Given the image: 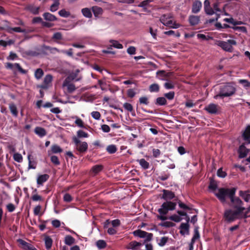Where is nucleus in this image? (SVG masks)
<instances>
[{
  "mask_svg": "<svg viewBox=\"0 0 250 250\" xmlns=\"http://www.w3.org/2000/svg\"><path fill=\"white\" fill-rule=\"evenodd\" d=\"M236 188H221L218 189V192L215 193L216 197L222 203L226 201V197L230 200V206L232 208L225 210L223 218L226 222L230 223L238 219L247 218L248 214L244 212L246 208L243 207V201L238 197L235 196Z\"/></svg>",
  "mask_w": 250,
  "mask_h": 250,
  "instance_id": "f257e3e1",
  "label": "nucleus"
},
{
  "mask_svg": "<svg viewBox=\"0 0 250 250\" xmlns=\"http://www.w3.org/2000/svg\"><path fill=\"white\" fill-rule=\"evenodd\" d=\"M236 92V88L230 83H227L219 86L217 94L214 96V98L217 99L220 98L223 99L225 97H230Z\"/></svg>",
  "mask_w": 250,
  "mask_h": 250,
  "instance_id": "f03ea898",
  "label": "nucleus"
},
{
  "mask_svg": "<svg viewBox=\"0 0 250 250\" xmlns=\"http://www.w3.org/2000/svg\"><path fill=\"white\" fill-rule=\"evenodd\" d=\"M176 205V203L171 201H166L164 202L162 204L161 208H159L158 210V212L160 214L157 215V218L162 221L167 220L168 218L166 216V215L167 214L169 210H174Z\"/></svg>",
  "mask_w": 250,
  "mask_h": 250,
  "instance_id": "7ed1b4c3",
  "label": "nucleus"
},
{
  "mask_svg": "<svg viewBox=\"0 0 250 250\" xmlns=\"http://www.w3.org/2000/svg\"><path fill=\"white\" fill-rule=\"evenodd\" d=\"M242 137L245 141V143L242 144L239 147L238 152L239 157L243 158L246 157L249 150L246 146L250 144V125H248L246 128L245 131L242 134Z\"/></svg>",
  "mask_w": 250,
  "mask_h": 250,
  "instance_id": "20e7f679",
  "label": "nucleus"
},
{
  "mask_svg": "<svg viewBox=\"0 0 250 250\" xmlns=\"http://www.w3.org/2000/svg\"><path fill=\"white\" fill-rule=\"evenodd\" d=\"M73 143L75 144L76 149L81 153H84L87 151L88 144L86 142H81L77 137L74 136L72 138Z\"/></svg>",
  "mask_w": 250,
  "mask_h": 250,
  "instance_id": "39448f33",
  "label": "nucleus"
},
{
  "mask_svg": "<svg viewBox=\"0 0 250 250\" xmlns=\"http://www.w3.org/2000/svg\"><path fill=\"white\" fill-rule=\"evenodd\" d=\"M216 44L221 47L224 50L231 52L232 51V45H236V42L234 40H228L227 42L218 41Z\"/></svg>",
  "mask_w": 250,
  "mask_h": 250,
  "instance_id": "423d86ee",
  "label": "nucleus"
},
{
  "mask_svg": "<svg viewBox=\"0 0 250 250\" xmlns=\"http://www.w3.org/2000/svg\"><path fill=\"white\" fill-rule=\"evenodd\" d=\"M133 234L135 236H137L141 238H146L143 242V244L150 241L153 238V234L148 233L141 229H137L133 232Z\"/></svg>",
  "mask_w": 250,
  "mask_h": 250,
  "instance_id": "0eeeda50",
  "label": "nucleus"
},
{
  "mask_svg": "<svg viewBox=\"0 0 250 250\" xmlns=\"http://www.w3.org/2000/svg\"><path fill=\"white\" fill-rule=\"evenodd\" d=\"M5 68L8 69H13L14 67L18 70L22 74H26L27 71L23 69L18 63L13 64L10 62H6L5 65Z\"/></svg>",
  "mask_w": 250,
  "mask_h": 250,
  "instance_id": "6e6552de",
  "label": "nucleus"
},
{
  "mask_svg": "<svg viewBox=\"0 0 250 250\" xmlns=\"http://www.w3.org/2000/svg\"><path fill=\"white\" fill-rule=\"evenodd\" d=\"M162 192L161 198L166 201H169L168 200H171L175 197L174 193L171 190L163 189Z\"/></svg>",
  "mask_w": 250,
  "mask_h": 250,
  "instance_id": "1a4fd4ad",
  "label": "nucleus"
},
{
  "mask_svg": "<svg viewBox=\"0 0 250 250\" xmlns=\"http://www.w3.org/2000/svg\"><path fill=\"white\" fill-rule=\"evenodd\" d=\"M202 4L201 1L196 0L193 1L192 6V13L197 14L199 13L202 8Z\"/></svg>",
  "mask_w": 250,
  "mask_h": 250,
  "instance_id": "9d476101",
  "label": "nucleus"
},
{
  "mask_svg": "<svg viewBox=\"0 0 250 250\" xmlns=\"http://www.w3.org/2000/svg\"><path fill=\"white\" fill-rule=\"evenodd\" d=\"M180 233L184 235L185 234L188 235L189 233V225L188 223H182L179 227Z\"/></svg>",
  "mask_w": 250,
  "mask_h": 250,
  "instance_id": "9b49d317",
  "label": "nucleus"
},
{
  "mask_svg": "<svg viewBox=\"0 0 250 250\" xmlns=\"http://www.w3.org/2000/svg\"><path fill=\"white\" fill-rule=\"evenodd\" d=\"M54 51L60 52V50L56 47H52L44 44L42 45L41 48V51L44 54H47V51L52 53H54Z\"/></svg>",
  "mask_w": 250,
  "mask_h": 250,
  "instance_id": "f8f14e48",
  "label": "nucleus"
},
{
  "mask_svg": "<svg viewBox=\"0 0 250 250\" xmlns=\"http://www.w3.org/2000/svg\"><path fill=\"white\" fill-rule=\"evenodd\" d=\"M110 221H109V220H106L105 221V222L104 223V229H107V232L109 234H110V235L116 234L117 233V231L115 229L113 228L114 227L108 228V226L110 225Z\"/></svg>",
  "mask_w": 250,
  "mask_h": 250,
  "instance_id": "ddd939ff",
  "label": "nucleus"
},
{
  "mask_svg": "<svg viewBox=\"0 0 250 250\" xmlns=\"http://www.w3.org/2000/svg\"><path fill=\"white\" fill-rule=\"evenodd\" d=\"M62 152V149L58 145L55 144L51 146V150H48L47 153L48 155H50L52 153H59Z\"/></svg>",
  "mask_w": 250,
  "mask_h": 250,
  "instance_id": "4468645a",
  "label": "nucleus"
},
{
  "mask_svg": "<svg viewBox=\"0 0 250 250\" xmlns=\"http://www.w3.org/2000/svg\"><path fill=\"white\" fill-rule=\"evenodd\" d=\"M49 178V176L47 174L39 175L37 179V184L39 185H42L44 182L48 180Z\"/></svg>",
  "mask_w": 250,
  "mask_h": 250,
  "instance_id": "2eb2a0df",
  "label": "nucleus"
},
{
  "mask_svg": "<svg viewBox=\"0 0 250 250\" xmlns=\"http://www.w3.org/2000/svg\"><path fill=\"white\" fill-rule=\"evenodd\" d=\"M217 105L214 104H210L205 107V110L210 114H216L217 112Z\"/></svg>",
  "mask_w": 250,
  "mask_h": 250,
  "instance_id": "dca6fc26",
  "label": "nucleus"
},
{
  "mask_svg": "<svg viewBox=\"0 0 250 250\" xmlns=\"http://www.w3.org/2000/svg\"><path fill=\"white\" fill-rule=\"evenodd\" d=\"M91 10L92 11L95 18H98L100 15H102L103 13V9L97 6H92L91 7Z\"/></svg>",
  "mask_w": 250,
  "mask_h": 250,
  "instance_id": "f3484780",
  "label": "nucleus"
},
{
  "mask_svg": "<svg viewBox=\"0 0 250 250\" xmlns=\"http://www.w3.org/2000/svg\"><path fill=\"white\" fill-rule=\"evenodd\" d=\"M188 21L191 25H196L200 21V17L197 16L190 15L188 18Z\"/></svg>",
  "mask_w": 250,
  "mask_h": 250,
  "instance_id": "a211bd4d",
  "label": "nucleus"
},
{
  "mask_svg": "<svg viewBox=\"0 0 250 250\" xmlns=\"http://www.w3.org/2000/svg\"><path fill=\"white\" fill-rule=\"evenodd\" d=\"M43 17L44 20L49 21H54L57 20V18L55 15L49 12L44 13L43 14Z\"/></svg>",
  "mask_w": 250,
  "mask_h": 250,
  "instance_id": "6ab92c4d",
  "label": "nucleus"
},
{
  "mask_svg": "<svg viewBox=\"0 0 250 250\" xmlns=\"http://www.w3.org/2000/svg\"><path fill=\"white\" fill-rule=\"evenodd\" d=\"M18 242L22 246V249L25 250H30V249L33 247L31 244L21 239H18Z\"/></svg>",
  "mask_w": 250,
  "mask_h": 250,
  "instance_id": "aec40b11",
  "label": "nucleus"
},
{
  "mask_svg": "<svg viewBox=\"0 0 250 250\" xmlns=\"http://www.w3.org/2000/svg\"><path fill=\"white\" fill-rule=\"evenodd\" d=\"M34 131L35 133L41 137H43L46 135L45 129L41 127H36Z\"/></svg>",
  "mask_w": 250,
  "mask_h": 250,
  "instance_id": "412c9836",
  "label": "nucleus"
},
{
  "mask_svg": "<svg viewBox=\"0 0 250 250\" xmlns=\"http://www.w3.org/2000/svg\"><path fill=\"white\" fill-rule=\"evenodd\" d=\"M249 192V190L239 191L240 196H241L246 202H248L250 199V194Z\"/></svg>",
  "mask_w": 250,
  "mask_h": 250,
  "instance_id": "4be33fe9",
  "label": "nucleus"
},
{
  "mask_svg": "<svg viewBox=\"0 0 250 250\" xmlns=\"http://www.w3.org/2000/svg\"><path fill=\"white\" fill-rule=\"evenodd\" d=\"M199 227L195 226L194 229V235L191 239L190 243L194 244L195 241L200 238Z\"/></svg>",
  "mask_w": 250,
  "mask_h": 250,
  "instance_id": "5701e85b",
  "label": "nucleus"
},
{
  "mask_svg": "<svg viewBox=\"0 0 250 250\" xmlns=\"http://www.w3.org/2000/svg\"><path fill=\"white\" fill-rule=\"evenodd\" d=\"M104 167L101 165H96L94 166L91 169V172L93 173L94 175L97 174L103 169Z\"/></svg>",
  "mask_w": 250,
  "mask_h": 250,
  "instance_id": "b1692460",
  "label": "nucleus"
},
{
  "mask_svg": "<svg viewBox=\"0 0 250 250\" xmlns=\"http://www.w3.org/2000/svg\"><path fill=\"white\" fill-rule=\"evenodd\" d=\"M27 9L33 14L38 15L39 13L40 7H36L33 5H29L27 7Z\"/></svg>",
  "mask_w": 250,
  "mask_h": 250,
  "instance_id": "393cba45",
  "label": "nucleus"
},
{
  "mask_svg": "<svg viewBox=\"0 0 250 250\" xmlns=\"http://www.w3.org/2000/svg\"><path fill=\"white\" fill-rule=\"evenodd\" d=\"M83 15L87 18H91L92 14L90 8H83L81 10Z\"/></svg>",
  "mask_w": 250,
  "mask_h": 250,
  "instance_id": "a878e982",
  "label": "nucleus"
},
{
  "mask_svg": "<svg viewBox=\"0 0 250 250\" xmlns=\"http://www.w3.org/2000/svg\"><path fill=\"white\" fill-rule=\"evenodd\" d=\"M155 104L157 105L163 106L167 104V101L165 97H158L156 99Z\"/></svg>",
  "mask_w": 250,
  "mask_h": 250,
  "instance_id": "bb28decb",
  "label": "nucleus"
},
{
  "mask_svg": "<svg viewBox=\"0 0 250 250\" xmlns=\"http://www.w3.org/2000/svg\"><path fill=\"white\" fill-rule=\"evenodd\" d=\"M9 108L12 114L14 117H17L18 115V111L16 105L13 103H11L9 104Z\"/></svg>",
  "mask_w": 250,
  "mask_h": 250,
  "instance_id": "cd10ccee",
  "label": "nucleus"
},
{
  "mask_svg": "<svg viewBox=\"0 0 250 250\" xmlns=\"http://www.w3.org/2000/svg\"><path fill=\"white\" fill-rule=\"evenodd\" d=\"M7 32L9 33H12V31L18 33H26V31L25 29H23L20 27H9L7 30Z\"/></svg>",
  "mask_w": 250,
  "mask_h": 250,
  "instance_id": "c85d7f7f",
  "label": "nucleus"
},
{
  "mask_svg": "<svg viewBox=\"0 0 250 250\" xmlns=\"http://www.w3.org/2000/svg\"><path fill=\"white\" fill-rule=\"evenodd\" d=\"M139 162L141 167L144 169H148L149 167V164L145 159L142 158L137 160Z\"/></svg>",
  "mask_w": 250,
  "mask_h": 250,
  "instance_id": "c756f323",
  "label": "nucleus"
},
{
  "mask_svg": "<svg viewBox=\"0 0 250 250\" xmlns=\"http://www.w3.org/2000/svg\"><path fill=\"white\" fill-rule=\"evenodd\" d=\"M75 239L71 235H66L64 238V243L66 245L71 246L74 244Z\"/></svg>",
  "mask_w": 250,
  "mask_h": 250,
  "instance_id": "7c9ffc66",
  "label": "nucleus"
},
{
  "mask_svg": "<svg viewBox=\"0 0 250 250\" xmlns=\"http://www.w3.org/2000/svg\"><path fill=\"white\" fill-rule=\"evenodd\" d=\"M45 248L47 250L51 249L53 241L50 236H47L44 238Z\"/></svg>",
  "mask_w": 250,
  "mask_h": 250,
  "instance_id": "2f4dec72",
  "label": "nucleus"
},
{
  "mask_svg": "<svg viewBox=\"0 0 250 250\" xmlns=\"http://www.w3.org/2000/svg\"><path fill=\"white\" fill-rule=\"evenodd\" d=\"M160 90V86L157 83H153L149 86V91L150 92H158Z\"/></svg>",
  "mask_w": 250,
  "mask_h": 250,
  "instance_id": "473e14b6",
  "label": "nucleus"
},
{
  "mask_svg": "<svg viewBox=\"0 0 250 250\" xmlns=\"http://www.w3.org/2000/svg\"><path fill=\"white\" fill-rule=\"evenodd\" d=\"M110 42L112 43L110 45L111 47H113L118 49H122L123 48V45L117 41L111 40L110 41Z\"/></svg>",
  "mask_w": 250,
  "mask_h": 250,
  "instance_id": "72a5a7b5",
  "label": "nucleus"
},
{
  "mask_svg": "<svg viewBox=\"0 0 250 250\" xmlns=\"http://www.w3.org/2000/svg\"><path fill=\"white\" fill-rule=\"evenodd\" d=\"M106 150L109 154H113L117 151V148L115 145H110L107 146Z\"/></svg>",
  "mask_w": 250,
  "mask_h": 250,
  "instance_id": "f704fd0d",
  "label": "nucleus"
},
{
  "mask_svg": "<svg viewBox=\"0 0 250 250\" xmlns=\"http://www.w3.org/2000/svg\"><path fill=\"white\" fill-rule=\"evenodd\" d=\"M64 85H66L67 87V91L69 93H72L76 89L75 86L72 83H66V80L64 82Z\"/></svg>",
  "mask_w": 250,
  "mask_h": 250,
  "instance_id": "c9c22d12",
  "label": "nucleus"
},
{
  "mask_svg": "<svg viewBox=\"0 0 250 250\" xmlns=\"http://www.w3.org/2000/svg\"><path fill=\"white\" fill-rule=\"evenodd\" d=\"M139 102L140 104H145L147 105L149 104V99L146 96L141 97L139 99Z\"/></svg>",
  "mask_w": 250,
  "mask_h": 250,
  "instance_id": "e433bc0d",
  "label": "nucleus"
},
{
  "mask_svg": "<svg viewBox=\"0 0 250 250\" xmlns=\"http://www.w3.org/2000/svg\"><path fill=\"white\" fill-rule=\"evenodd\" d=\"M96 246L99 249H103L106 247V243L105 241L103 240H99L96 242Z\"/></svg>",
  "mask_w": 250,
  "mask_h": 250,
  "instance_id": "4c0bfd02",
  "label": "nucleus"
},
{
  "mask_svg": "<svg viewBox=\"0 0 250 250\" xmlns=\"http://www.w3.org/2000/svg\"><path fill=\"white\" fill-rule=\"evenodd\" d=\"M52 39L55 42L62 40V35L61 32H56L53 34Z\"/></svg>",
  "mask_w": 250,
  "mask_h": 250,
  "instance_id": "58836bf2",
  "label": "nucleus"
},
{
  "mask_svg": "<svg viewBox=\"0 0 250 250\" xmlns=\"http://www.w3.org/2000/svg\"><path fill=\"white\" fill-rule=\"evenodd\" d=\"M43 74V71L41 68H38L35 72V77L37 79H40L42 77Z\"/></svg>",
  "mask_w": 250,
  "mask_h": 250,
  "instance_id": "ea45409f",
  "label": "nucleus"
},
{
  "mask_svg": "<svg viewBox=\"0 0 250 250\" xmlns=\"http://www.w3.org/2000/svg\"><path fill=\"white\" fill-rule=\"evenodd\" d=\"M168 219L175 222H179L182 220V218L177 214H173L169 216Z\"/></svg>",
  "mask_w": 250,
  "mask_h": 250,
  "instance_id": "a19ab883",
  "label": "nucleus"
},
{
  "mask_svg": "<svg viewBox=\"0 0 250 250\" xmlns=\"http://www.w3.org/2000/svg\"><path fill=\"white\" fill-rule=\"evenodd\" d=\"M204 11H205V13L207 15H209V16H211V15L214 14V13H215V11H214L213 9L210 6L207 7H205Z\"/></svg>",
  "mask_w": 250,
  "mask_h": 250,
  "instance_id": "79ce46f5",
  "label": "nucleus"
},
{
  "mask_svg": "<svg viewBox=\"0 0 250 250\" xmlns=\"http://www.w3.org/2000/svg\"><path fill=\"white\" fill-rule=\"evenodd\" d=\"M160 225L162 227H164L165 228H170L173 227L175 226V224L172 222L169 221H166L163 223H161Z\"/></svg>",
  "mask_w": 250,
  "mask_h": 250,
  "instance_id": "37998d69",
  "label": "nucleus"
},
{
  "mask_svg": "<svg viewBox=\"0 0 250 250\" xmlns=\"http://www.w3.org/2000/svg\"><path fill=\"white\" fill-rule=\"evenodd\" d=\"M59 15L62 17L67 18L68 17L70 13L69 12L66 11L65 9H62L58 12Z\"/></svg>",
  "mask_w": 250,
  "mask_h": 250,
  "instance_id": "c03bdc74",
  "label": "nucleus"
},
{
  "mask_svg": "<svg viewBox=\"0 0 250 250\" xmlns=\"http://www.w3.org/2000/svg\"><path fill=\"white\" fill-rule=\"evenodd\" d=\"M51 162L56 166H58L60 164V162L58 157L56 155H52L50 157Z\"/></svg>",
  "mask_w": 250,
  "mask_h": 250,
  "instance_id": "a18cd8bd",
  "label": "nucleus"
},
{
  "mask_svg": "<svg viewBox=\"0 0 250 250\" xmlns=\"http://www.w3.org/2000/svg\"><path fill=\"white\" fill-rule=\"evenodd\" d=\"M168 240V238L167 237H166V236L162 237L161 238L160 242L158 243V244L160 247H163L166 244V243L167 242Z\"/></svg>",
  "mask_w": 250,
  "mask_h": 250,
  "instance_id": "49530a36",
  "label": "nucleus"
},
{
  "mask_svg": "<svg viewBox=\"0 0 250 250\" xmlns=\"http://www.w3.org/2000/svg\"><path fill=\"white\" fill-rule=\"evenodd\" d=\"M59 5V1H55L54 3L51 5L50 10L52 12L56 11L58 9Z\"/></svg>",
  "mask_w": 250,
  "mask_h": 250,
  "instance_id": "de8ad7c7",
  "label": "nucleus"
},
{
  "mask_svg": "<svg viewBox=\"0 0 250 250\" xmlns=\"http://www.w3.org/2000/svg\"><path fill=\"white\" fill-rule=\"evenodd\" d=\"M165 98L167 99L168 100H172L174 99L175 96V92L174 91H170L168 93L164 94Z\"/></svg>",
  "mask_w": 250,
  "mask_h": 250,
  "instance_id": "09e8293b",
  "label": "nucleus"
},
{
  "mask_svg": "<svg viewBox=\"0 0 250 250\" xmlns=\"http://www.w3.org/2000/svg\"><path fill=\"white\" fill-rule=\"evenodd\" d=\"M77 136L79 138H87L88 137L87 133L83 131L82 130H79L77 131Z\"/></svg>",
  "mask_w": 250,
  "mask_h": 250,
  "instance_id": "8fccbe9b",
  "label": "nucleus"
},
{
  "mask_svg": "<svg viewBox=\"0 0 250 250\" xmlns=\"http://www.w3.org/2000/svg\"><path fill=\"white\" fill-rule=\"evenodd\" d=\"M231 28L234 30H239L245 33H247V28L245 26H233Z\"/></svg>",
  "mask_w": 250,
  "mask_h": 250,
  "instance_id": "3c124183",
  "label": "nucleus"
},
{
  "mask_svg": "<svg viewBox=\"0 0 250 250\" xmlns=\"http://www.w3.org/2000/svg\"><path fill=\"white\" fill-rule=\"evenodd\" d=\"M13 158L15 161L18 163L21 162L22 160V157L21 155L18 153H16L14 154Z\"/></svg>",
  "mask_w": 250,
  "mask_h": 250,
  "instance_id": "603ef678",
  "label": "nucleus"
},
{
  "mask_svg": "<svg viewBox=\"0 0 250 250\" xmlns=\"http://www.w3.org/2000/svg\"><path fill=\"white\" fill-rule=\"evenodd\" d=\"M124 108L129 112H132L133 111V106L131 105V104L128 103H125L123 104Z\"/></svg>",
  "mask_w": 250,
  "mask_h": 250,
  "instance_id": "864d4df0",
  "label": "nucleus"
},
{
  "mask_svg": "<svg viewBox=\"0 0 250 250\" xmlns=\"http://www.w3.org/2000/svg\"><path fill=\"white\" fill-rule=\"evenodd\" d=\"M63 201L67 203H69L73 200V198L69 193H65L63 197Z\"/></svg>",
  "mask_w": 250,
  "mask_h": 250,
  "instance_id": "5fc2aeb1",
  "label": "nucleus"
},
{
  "mask_svg": "<svg viewBox=\"0 0 250 250\" xmlns=\"http://www.w3.org/2000/svg\"><path fill=\"white\" fill-rule=\"evenodd\" d=\"M217 175L221 178H225L227 176V173L223 171L222 168H220L217 170Z\"/></svg>",
  "mask_w": 250,
  "mask_h": 250,
  "instance_id": "6e6d98bb",
  "label": "nucleus"
},
{
  "mask_svg": "<svg viewBox=\"0 0 250 250\" xmlns=\"http://www.w3.org/2000/svg\"><path fill=\"white\" fill-rule=\"evenodd\" d=\"M52 81V76L51 75H47L44 78L43 83L47 85L51 82Z\"/></svg>",
  "mask_w": 250,
  "mask_h": 250,
  "instance_id": "4d7b16f0",
  "label": "nucleus"
},
{
  "mask_svg": "<svg viewBox=\"0 0 250 250\" xmlns=\"http://www.w3.org/2000/svg\"><path fill=\"white\" fill-rule=\"evenodd\" d=\"M239 83L243 84V86L246 88L250 87V82H249L247 80H245V79L239 80Z\"/></svg>",
  "mask_w": 250,
  "mask_h": 250,
  "instance_id": "13d9d810",
  "label": "nucleus"
},
{
  "mask_svg": "<svg viewBox=\"0 0 250 250\" xmlns=\"http://www.w3.org/2000/svg\"><path fill=\"white\" fill-rule=\"evenodd\" d=\"M178 203L179 207L182 209L188 210L191 209L190 208H189L187 205L182 202L180 200L178 201Z\"/></svg>",
  "mask_w": 250,
  "mask_h": 250,
  "instance_id": "bf43d9fd",
  "label": "nucleus"
},
{
  "mask_svg": "<svg viewBox=\"0 0 250 250\" xmlns=\"http://www.w3.org/2000/svg\"><path fill=\"white\" fill-rule=\"evenodd\" d=\"M135 242L136 241H132L130 242L126 247V249H131L133 250L137 249Z\"/></svg>",
  "mask_w": 250,
  "mask_h": 250,
  "instance_id": "052dcab7",
  "label": "nucleus"
},
{
  "mask_svg": "<svg viewBox=\"0 0 250 250\" xmlns=\"http://www.w3.org/2000/svg\"><path fill=\"white\" fill-rule=\"evenodd\" d=\"M154 0H145L142 1L139 5L138 6L140 7H145L147 5H148L149 3L153 2Z\"/></svg>",
  "mask_w": 250,
  "mask_h": 250,
  "instance_id": "680f3d73",
  "label": "nucleus"
},
{
  "mask_svg": "<svg viewBox=\"0 0 250 250\" xmlns=\"http://www.w3.org/2000/svg\"><path fill=\"white\" fill-rule=\"evenodd\" d=\"M219 6V3L217 2H215L213 4L212 7L214 11H215V12H223L222 10L221 9Z\"/></svg>",
  "mask_w": 250,
  "mask_h": 250,
  "instance_id": "e2e57ef3",
  "label": "nucleus"
},
{
  "mask_svg": "<svg viewBox=\"0 0 250 250\" xmlns=\"http://www.w3.org/2000/svg\"><path fill=\"white\" fill-rule=\"evenodd\" d=\"M18 58V55L15 53L10 52L9 55L7 57L8 60H14Z\"/></svg>",
  "mask_w": 250,
  "mask_h": 250,
  "instance_id": "0e129e2a",
  "label": "nucleus"
},
{
  "mask_svg": "<svg viewBox=\"0 0 250 250\" xmlns=\"http://www.w3.org/2000/svg\"><path fill=\"white\" fill-rule=\"evenodd\" d=\"M136 95V92L133 89H129L127 91V95L130 98H133Z\"/></svg>",
  "mask_w": 250,
  "mask_h": 250,
  "instance_id": "69168bd1",
  "label": "nucleus"
},
{
  "mask_svg": "<svg viewBox=\"0 0 250 250\" xmlns=\"http://www.w3.org/2000/svg\"><path fill=\"white\" fill-rule=\"evenodd\" d=\"M208 188L212 190H215L217 188V185L214 181H210Z\"/></svg>",
  "mask_w": 250,
  "mask_h": 250,
  "instance_id": "338daca9",
  "label": "nucleus"
},
{
  "mask_svg": "<svg viewBox=\"0 0 250 250\" xmlns=\"http://www.w3.org/2000/svg\"><path fill=\"white\" fill-rule=\"evenodd\" d=\"M91 116L94 119L96 120H99L101 117V114L98 111H93L91 113Z\"/></svg>",
  "mask_w": 250,
  "mask_h": 250,
  "instance_id": "774afa93",
  "label": "nucleus"
}]
</instances>
